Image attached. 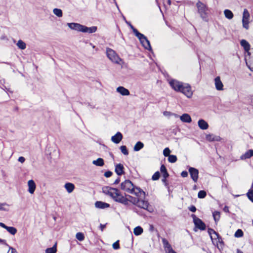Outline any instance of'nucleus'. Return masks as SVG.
Wrapping results in <instances>:
<instances>
[{
    "mask_svg": "<svg viewBox=\"0 0 253 253\" xmlns=\"http://www.w3.org/2000/svg\"><path fill=\"white\" fill-rule=\"evenodd\" d=\"M102 190L104 194L110 196L115 201L122 203L125 205H128V200L127 198L121 194L118 189L106 186L103 187Z\"/></svg>",
    "mask_w": 253,
    "mask_h": 253,
    "instance_id": "f257e3e1",
    "label": "nucleus"
},
{
    "mask_svg": "<svg viewBox=\"0 0 253 253\" xmlns=\"http://www.w3.org/2000/svg\"><path fill=\"white\" fill-rule=\"evenodd\" d=\"M196 6L198 9V12L199 13L201 18L205 21H208V7L206 4L198 0L196 3Z\"/></svg>",
    "mask_w": 253,
    "mask_h": 253,
    "instance_id": "f03ea898",
    "label": "nucleus"
},
{
    "mask_svg": "<svg viewBox=\"0 0 253 253\" xmlns=\"http://www.w3.org/2000/svg\"><path fill=\"white\" fill-rule=\"evenodd\" d=\"M106 54L107 57L113 63L117 64H121L122 59L120 58L116 52L109 48L106 49Z\"/></svg>",
    "mask_w": 253,
    "mask_h": 253,
    "instance_id": "7ed1b4c3",
    "label": "nucleus"
},
{
    "mask_svg": "<svg viewBox=\"0 0 253 253\" xmlns=\"http://www.w3.org/2000/svg\"><path fill=\"white\" fill-rule=\"evenodd\" d=\"M138 207L147 210L149 212H152L154 211L153 207L150 205L147 201L139 199L138 203L136 205Z\"/></svg>",
    "mask_w": 253,
    "mask_h": 253,
    "instance_id": "20e7f679",
    "label": "nucleus"
},
{
    "mask_svg": "<svg viewBox=\"0 0 253 253\" xmlns=\"http://www.w3.org/2000/svg\"><path fill=\"white\" fill-rule=\"evenodd\" d=\"M179 92H182L188 98H191L193 95L191 87L190 85L187 84H183Z\"/></svg>",
    "mask_w": 253,
    "mask_h": 253,
    "instance_id": "39448f33",
    "label": "nucleus"
},
{
    "mask_svg": "<svg viewBox=\"0 0 253 253\" xmlns=\"http://www.w3.org/2000/svg\"><path fill=\"white\" fill-rule=\"evenodd\" d=\"M250 17V14L248 10L247 9H244L243 13L242 21L243 24V27L246 30H248L249 28V23Z\"/></svg>",
    "mask_w": 253,
    "mask_h": 253,
    "instance_id": "423d86ee",
    "label": "nucleus"
},
{
    "mask_svg": "<svg viewBox=\"0 0 253 253\" xmlns=\"http://www.w3.org/2000/svg\"><path fill=\"white\" fill-rule=\"evenodd\" d=\"M134 186L132 183L129 180H126L121 185V189L129 193H132L131 190Z\"/></svg>",
    "mask_w": 253,
    "mask_h": 253,
    "instance_id": "0eeeda50",
    "label": "nucleus"
},
{
    "mask_svg": "<svg viewBox=\"0 0 253 253\" xmlns=\"http://www.w3.org/2000/svg\"><path fill=\"white\" fill-rule=\"evenodd\" d=\"M191 216L196 227L201 230H205L206 225L201 219L198 218L195 214H192Z\"/></svg>",
    "mask_w": 253,
    "mask_h": 253,
    "instance_id": "6e6552de",
    "label": "nucleus"
},
{
    "mask_svg": "<svg viewBox=\"0 0 253 253\" xmlns=\"http://www.w3.org/2000/svg\"><path fill=\"white\" fill-rule=\"evenodd\" d=\"M169 84L170 86L176 91L180 90L181 87H182L183 83L179 82L175 80H171L169 81Z\"/></svg>",
    "mask_w": 253,
    "mask_h": 253,
    "instance_id": "1a4fd4ad",
    "label": "nucleus"
},
{
    "mask_svg": "<svg viewBox=\"0 0 253 253\" xmlns=\"http://www.w3.org/2000/svg\"><path fill=\"white\" fill-rule=\"evenodd\" d=\"M138 39L141 43L145 49L149 50H151L150 42L148 41L146 37L143 35L142 37H139Z\"/></svg>",
    "mask_w": 253,
    "mask_h": 253,
    "instance_id": "9d476101",
    "label": "nucleus"
},
{
    "mask_svg": "<svg viewBox=\"0 0 253 253\" xmlns=\"http://www.w3.org/2000/svg\"><path fill=\"white\" fill-rule=\"evenodd\" d=\"M189 172L192 180L195 182H196L198 179V170L195 168L191 167L189 169Z\"/></svg>",
    "mask_w": 253,
    "mask_h": 253,
    "instance_id": "9b49d317",
    "label": "nucleus"
},
{
    "mask_svg": "<svg viewBox=\"0 0 253 253\" xmlns=\"http://www.w3.org/2000/svg\"><path fill=\"white\" fill-rule=\"evenodd\" d=\"M68 27L72 29L79 32H82L83 29V25L77 23H69L67 24Z\"/></svg>",
    "mask_w": 253,
    "mask_h": 253,
    "instance_id": "f8f14e48",
    "label": "nucleus"
},
{
    "mask_svg": "<svg viewBox=\"0 0 253 253\" xmlns=\"http://www.w3.org/2000/svg\"><path fill=\"white\" fill-rule=\"evenodd\" d=\"M132 193H130V194H134L137 197H144L145 193L144 191H143L140 188L135 187L134 186L132 188L131 190Z\"/></svg>",
    "mask_w": 253,
    "mask_h": 253,
    "instance_id": "ddd939ff",
    "label": "nucleus"
},
{
    "mask_svg": "<svg viewBox=\"0 0 253 253\" xmlns=\"http://www.w3.org/2000/svg\"><path fill=\"white\" fill-rule=\"evenodd\" d=\"M206 139L210 142L220 141L222 139L219 136L215 135L213 134H207L206 136Z\"/></svg>",
    "mask_w": 253,
    "mask_h": 253,
    "instance_id": "4468645a",
    "label": "nucleus"
},
{
    "mask_svg": "<svg viewBox=\"0 0 253 253\" xmlns=\"http://www.w3.org/2000/svg\"><path fill=\"white\" fill-rule=\"evenodd\" d=\"M123 135L120 132H118L116 134L111 137V141L116 144H118L123 139Z\"/></svg>",
    "mask_w": 253,
    "mask_h": 253,
    "instance_id": "2eb2a0df",
    "label": "nucleus"
},
{
    "mask_svg": "<svg viewBox=\"0 0 253 253\" xmlns=\"http://www.w3.org/2000/svg\"><path fill=\"white\" fill-rule=\"evenodd\" d=\"M214 84L217 90H222L223 89V85L219 76L214 79Z\"/></svg>",
    "mask_w": 253,
    "mask_h": 253,
    "instance_id": "dca6fc26",
    "label": "nucleus"
},
{
    "mask_svg": "<svg viewBox=\"0 0 253 253\" xmlns=\"http://www.w3.org/2000/svg\"><path fill=\"white\" fill-rule=\"evenodd\" d=\"M28 192L30 194H33L36 189V184L33 180H30L28 182Z\"/></svg>",
    "mask_w": 253,
    "mask_h": 253,
    "instance_id": "f3484780",
    "label": "nucleus"
},
{
    "mask_svg": "<svg viewBox=\"0 0 253 253\" xmlns=\"http://www.w3.org/2000/svg\"><path fill=\"white\" fill-rule=\"evenodd\" d=\"M116 90L122 95L126 96L129 95V90L123 86L118 87Z\"/></svg>",
    "mask_w": 253,
    "mask_h": 253,
    "instance_id": "a211bd4d",
    "label": "nucleus"
},
{
    "mask_svg": "<svg viewBox=\"0 0 253 253\" xmlns=\"http://www.w3.org/2000/svg\"><path fill=\"white\" fill-rule=\"evenodd\" d=\"M241 45L244 47L245 50L248 52V55H250L249 50L250 49V44L245 40H242L240 42Z\"/></svg>",
    "mask_w": 253,
    "mask_h": 253,
    "instance_id": "6ab92c4d",
    "label": "nucleus"
},
{
    "mask_svg": "<svg viewBox=\"0 0 253 253\" xmlns=\"http://www.w3.org/2000/svg\"><path fill=\"white\" fill-rule=\"evenodd\" d=\"M199 127L203 130H205L208 128L209 125L204 120L200 119L198 122Z\"/></svg>",
    "mask_w": 253,
    "mask_h": 253,
    "instance_id": "aec40b11",
    "label": "nucleus"
},
{
    "mask_svg": "<svg viewBox=\"0 0 253 253\" xmlns=\"http://www.w3.org/2000/svg\"><path fill=\"white\" fill-rule=\"evenodd\" d=\"M97 30V27L92 26L91 27H87L86 26L83 25V29L82 30V32L83 33H95Z\"/></svg>",
    "mask_w": 253,
    "mask_h": 253,
    "instance_id": "412c9836",
    "label": "nucleus"
},
{
    "mask_svg": "<svg viewBox=\"0 0 253 253\" xmlns=\"http://www.w3.org/2000/svg\"><path fill=\"white\" fill-rule=\"evenodd\" d=\"M95 206L98 209H105L110 207V205L108 203L101 201H97L95 203Z\"/></svg>",
    "mask_w": 253,
    "mask_h": 253,
    "instance_id": "4be33fe9",
    "label": "nucleus"
},
{
    "mask_svg": "<svg viewBox=\"0 0 253 253\" xmlns=\"http://www.w3.org/2000/svg\"><path fill=\"white\" fill-rule=\"evenodd\" d=\"M124 169L123 165L121 164H119L116 165L115 170L118 175H121L124 173Z\"/></svg>",
    "mask_w": 253,
    "mask_h": 253,
    "instance_id": "5701e85b",
    "label": "nucleus"
},
{
    "mask_svg": "<svg viewBox=\"0 0 253 253\" xmlns=\"http://www.w3.org/2000/svg\"><path fill=\"white\" fill-rule=\"evenodd\" d=\"M253 156V150L250 149L240 157L241 160H245L250 158Z\"/></svg>",
    "mask_w": 253,
    "mask_h": 253,
    "instance_id": "b1692460",
    "label": "nucleus"
},
{
    "mask_svg": "<svg viewBox=\"0 0 253 253\" xmlns=\"http://www.w3.org/2000/svg\"><path fill=\"white\" fill-rule=\"evenodd\" d=\"M180 120L182 122L185 123H191L192 119L190 115L188 114H184L180 117Z\"/></svg>",
    "mask_w": 253,
    "mask_h": 253,
    "instance_id": "393cba45",
    "label": "nucleus"
},
{
    "mask_svg": "<svg viewBox=\"0 0 253 253\" xmlns=\"http://www.w3.org/2000/svg\"><path fill=\"white\" fill-rule=\"evenodd\" d=\"M162 241L166 252L172 249L171 245L166 239L162 238Z\"/></svg>",
    "mask_w": 253,
    "mask_h": 253,
    "instance_id": "a878e982",
    "label": "nucleus"
},
{
    "mask_svg": "<svg viewBox=\"0 0 253 253\" xmlns=\"http://www.w3.org/2000/svg\"><path fill=\"white\" fill-rule=\"evenodd\" d=\"M64 187L69 193H71L74 190L75 185L72 183L68 182L65 184Z\"/></svg>",
    "mask_w": 253,
    "mask_h": 253,
    "instance_id": "bb28decb",
    "label": "nucleus"
},
{
    "mask_svg": "<svg viewBox=\"0 0 253 253\" xmlns=\"http://www.w3.org/2000/svg\"><path fill=\"white\" fill-rule=\"evenodd\" d=\"M92 164L96 166L101 167L104 165V162L103 159L99 158L96 160L93 161Z\"/></svg>",
    "mask_w": 253,
    "mask_h": 253,
    "instance_id": "cd10ccee",
    "label": "nucleus"
},
{
    "mask_svg": "<svg viewBox=\"0 0 253 253\" xmlns=\"http://www.w3.org/2000/svg\"><path fill=\"white\" fill-rule=\"evenodd\" d=\"M143 147V143L140 141H138L134 145L133 150L134 151H138L142 149Z\"/></svg>",
    "mask_w": 253,
    "mask_h": 253,
    "instance_id": "c85d7f7f",
    "label": "nucleus"
},
{
    "mask_svg": "<svg viewBox=\"0 0 253 253\" xmlns=\"http://www.w3.org/2000/svg\"><path fill=\"white\" fill-rule=\"evenodd\" d=\"M160 170L163 174L164 178H167L169 176V174L167 172L166 167L164 165L161 166L160 168Z\"/></svg>",
    "mask_w": 253,
    "mask_h": 253,
    "instance_id": "c756f323",
    "label": "nucleus"
},
{
    "mask_svg": "<svg viewBox=\"0 0 253 253\" xmlns=\"http://www.w3.org/2000/svg\"><path fill=\"white\" fill-rule=\"evenodd\" d=\"M224 14L226 18L228 19H231L233 18L234 15L232 12L229 9H225L224 11Z\"/></svg>",
    "mask_w": 253,
    "mask_h": 253,
    "instance_id": "7c9ffc66",
    "label": "nucleus"
},
{
    "mask_svg": "<svg viewBox=\"0 0 253 253\" xmlns=\"http://www.w3.org/2000/svg\"><path fill=\"white\" fill-rule=\"evenodd\" d=\"M143 232V228L140 226H137L134 228L133 233L135 235L139 236L141 235Z\"/></svg>",
    "mask_w": 253,
    "mask_h": 253,
    "instance_id": "2f4dec72",
    "label": "nucleus"
},
{
    "mask_svg": "<svg viewBox=\"0 0 253 253\" xmlns=\"http://www.w3.org/2000/svg\"><path fill=\"white\" fill-rule=\"evenodd\" d=\"M17 46L20 49H25L26 47V43L22 40H19L16 43Z\"/></svg>",
    "mask_w": 253,
    "mask_h": 253,
    "instance_id": "473e14b6",
    "label": "nucleus"
},
{
    "mask_svg": "<svg viewBox=\"0 0 253 253\" xmlns=\"http://www.w3.org/2000/svg\"><path fill=\"white\" fill-rule=\"evenodd\" d=\"M57 251L56 244H55L52 247L46 249L45 250L46 253H56Z\"/></svg>",
    "mask_w": 253,
    "mask_h": 253,
    "instance_id": "72a5a7b5",
    "label": "nucleus"
},
{
    "mask_svg": "<svg viewBox=\"0 0 253 253\" xmlns=\"http://www.w3.org/2000/svg\"><path fill=\"white\" fill-rule=\"evenodd\" d=\"M128 197L129 198H130V200H128L127 199V200H128V202L129 201H130L131 203H132L133 205H137V203H138V200H139V198H135V197H133L130 195H128Z\"/></svg>",
    "mask_w": 253,
    "mask_h": 253,
    "instance_id": "f704fd0d",
    "label": "nucleus"
},
{
    "mask_svg": "<svg viewBox=\"0 0 253 253\" xmlns=\"http://www.w3.org/2000/svg\"><path fill=\"white\" fill-rule=\"evenodd\" d=\"M53 13L58 16V17H61L62 16V11L61 9L59 8H54L53 10Z\"/></svg>",
    "mask_w": 253,
    "mask_h": 253,
    "instance_id": "c9c22d12",
    "label": "nucleus"
},
{
    "mask_svg": "<svg viewBox=\"0 0 253 253\" xmlns=\"http://www.w3.org/2000/svg\"><path fill=\"white\" fill-rule=\"evenodd\" d=\"M6 230L12 235H15L17 233V229L13 227L8 226Z\"/></svg>",
    "mask_w": 253,
    "mask_h": 253,
    "instance_id": "e433bc0d",
    "label": "nucleus"
},
{
    "mask_svg": "<svg viewBox=\"0 0 253 253\" xmlns=\"http://www.w3.org/2000/svg\"><path fill=\"white\" fill-rule=\"evenodd\" d=\"M177 161V157L175 155H170L168 157V161L171 163H174Z\"/></svg>",
    "mask_w": 253,
    "mask_h": 253,
    "instance_id": "4c0bfd02",
    "label": "nucleus"
},
{
    "mask_svg": "<svg viewBox=\"0 0 253 253\" xmlns=\"http://www.w3.org/2000/svg\"><path fill=\"white\" fill-rule=\"evenodd\" d=\"M76 238L80 241H82L84 239V236L83 233L81 232H78L76 235Z\"/></svg>",
    "mask_w": 253,
    "mask_h": 253,
    "instance_id": "58836bf2",
    "label": "nucleus"
},
{
    "mask_svg": "<svg viewBox=\"0 0 253 253\" xmlns=\"http://www.w3.org/2000/svg\"><path fill=\"white\" fill-rule=\"evenodd\" d=\"M213 217L215 222H217L219 220L220 218V212L217 211H215L212 213Z\"/></svg>",
    "mask_w": 253,
    "mask_h": 253,
    "instance_id": "ea45409f",
    "label": "nucleus"
},
{
    "mask_svg": "<svg viewBox=\"0 0 253 253\" xmlns=\"http://www.w3.org/2000/svg\"><path fill=\"white\" fill-rule=\"evenodd\" d=\"M243 232L241 229H238L235 234L234 236L235 237L239 238L242 237L243 236Z\"/></svg>",
    "mask_w": 253,
    "mask_h": 253,
    "instance_id": "a19ab883",
    "label": "nucleus"
},
{
    "mask_svg": "<svg viewBox=\"0 0 253 253\" xmlns=\"http://www.w3.org/2000/svg\"><path fill=\"white\" fill-rule=\"evenodd\" d=\"M120 150L122 153L125 155H127L128 154V152L127 150L126 147V146H121L120 147Z\"/></svg>",
    "mask_w": 253,
    "mask_h": 253,
    "instance_id": "79ce46f5",
    "label": "nucleus"
},
{
    "mask_svg": "<svg viewBox=\"0 0 253 253\" xmlns=\"http://www.w3.org/2000/svg\"><path fill=\"white\" fill-rule=\"evenodd\" d=\"M207 195L206 192L204 190H201L198 192V197L199 198H204Z\"/></svg>",
    "mask_w": 253,
    "mask_h": 253,
    "instance_id": "37998d69",
    "label": "nucleus"
},
{
    "mask_svg": "<svg viewBox=\"0 0 253 253\" xmlns=\"http://www.w3.org/2000/svg\"><path fill=\"white\" fill-rule=\"evenodd\" d=\"M208 233L210 234L211 236V238L212 240H213V235H215L217 236V232H216L213 229H209L208 230Z\"/></svg>",
    "mask_w": 253,
    "mask_h": 253,
    "instance_id": "c03bdc74",
    "label": "nucleus"
},
{
    "mask_svg": "<svg viewBox=\"0 0 253 253\" xmlns=\"http://www.w3.org/2000/svg\"><path fill=\"white\" fill-rule=\"evenodd\" d=\"M247 196L249 199L253 202V190H250L247 193Z\"/></svg>",
    "mask_w": 253,
    "mask_h": 253,
    "instance_id": "a18cd8bd",
    "label": "nucleus"
},
{
    "mask_svg": "<svg viewBox=\"0 0 253 253\" xmlns=\"http://www.w3.org/2000/svg\"><path fill=\"white\" fill-rule=\"evenodd\" d=\"M170 150L169 148H166L163 151V154L165 157H169L170 156Z\"/></svg>",
    "mask_w": 253,
    "mask_h": 253,
    "instance_id": "49530a36",
    "label": "nucleus"
},
{
    "mask_svg": "<svg viewBox=\"0 0 253 253\" xmlns=\"http://www.w3.org/2000/svg\"><path fill=\"white\" fill-rule=\"evenodd\" d=\"M160 177V173L159 171L156 172L152 176V179L153 180H158Z\"/></svg>",
    "mask_w": 253,
    "mask_h": 253,
    "instance_id": "de8ad7c7",
    "label": "nucleus"
},
{
    "mask_svg": "<svg viewBox=\"0 0 253 253\" xmlns=\"http://www.w3.org/2000/svg\"><path fill=\"white\" fill-rule=\"evenodd\" d=\"M133 33L134 34L135 36L136 37H137L138 38H139V37H141L142 36V35L143 34L139 33L138 30L136 29H133V30H132Z\"/></svg>",
    "mask_w": 253,
    "mask_h": 253,
    "instance_id": "09e8293b",
    "label": "nucleus"
},
{
    "mask_svg": "<svg viewBox=\"0 0 253 253\" xmlns=\"http://www.w3.org/2000/svg\"><path fill=\"white\" fill-rule=\"evenodd\" d=\"M113 248L114 250H118L120 249L119 241L118 240L112 245Z\"/></svg>",
    "mask_w": 253,
    "mask_h": 253,
    "instance_id": "8fccbe9b",
    "label": "nucleus"
},
{
    "mask_svg": "<svg viewBox=\"0 0 253 253\" xmlns=\"http://www.w3.org/2000/svg\"><path fill=\"white\" fill-rule=\"evenodd\" d=\"M213 240L217 239V240H218L217 242L222 243V238L217 233V236H216L215 235H213Z\"/></svg>",
    "mask_w": 253,
    "mask_h": 253,
    "instance_id": "3c124183",
    "label": "nucleus"
},
{
    "mask_svg": "<svg viewBox=\"0 0 253 253\" xmlns=\"http://www.w3.org/2000/svg\"><path fill=\"white\" fill-rule=\"evenodd\" d=\"M112 172L110 171H106L105 173H104V176L106 177H110L112 175Z\"/></svg>",
    "mask_w": 253,
    "mask_h": 253,
    "instance_id": "603ef678",
    "label": "nucleus"
},
{
    "mask_svg": "<svg viewBox=\"0 0 253 253\" xmlns=\"http://www.w3.org/2000/svg\"><path fill=\"white\" fill-rule=\"evenodd\" d=\"M7 247L9 248L8 252L10 250H11V253H17V252L16 251V250L14 248H12L11 247H10L9 246H7Z\"/></svg>",
    "mask_w": 253,
    "mask_h": 253,
    "instance_id": "864d4df0",
    "label": "nucleus"
},
{
    "mask_svg": "<svg viewBox=\"0 0 253 253\" xmlns=\"http://www.w3.org/2000/svg\"><path fill=\"white\" fill-rule=\"evenodd\" d=\"M189 210L192 212H195L196 211V208L194 206H191L189 207Z\"/></svg>",
    "mask_w": 253,
    "mask_h": 253,
    "instance_id": "5fc2aeb1",
    "label": "nucleus"
},
{
    "mask_svg": "<svg viewBox=\"0 0 253 253\" xmlns=\"http://www.w3.org/2000/svg\"><path fill=\"white\" fill-rule=\"evenodd\" d=\"M181 175L183 177H186L188 176V172L186 171H183L181 173Z\"/></svg>",
    "mask_w": 253,
    "mask_h": 253,
    "instance_id": "6e6d98bb",
    "label": "nucleus"
},
{
    "mask_svg": "<svg viewBox=\"0 0 253 253\" xmlns=\"http://www.w3.org/2000/svg\"><path fill=\"white\" fill-rule=\"evenodd\" d=\"M5 205H7V204L5 203H0V210L6 211V210L3 208V207Z\"/></svg>",
    "mask_w": 253,
    "mask_h": 253,
    "instance_id": "4d7b16f0",
    "label": "nucleus"
},
{
    "mask_svg": "<svg viewBox=\"0 0 253 253\" xmlns=\"http://www.w3.org/2000/svg\"><path fill=\"white\" fill-rule=\"evenodd\" d=\"M25 161V159L23 157H20L18 158V161L21 163H23Z\"/></svg>",
    "mask_w": 253,
    "mask_h": 253,
    "instance_id": "13d9d810",
    "label": "nucleus"
},
{
    "mask_svg": "<svg viewBox=\"0 0 253 253\" xmlns=\"http://www.w3.org/2000/svg\"><path fill=\"white\" fill-rule=\"evenodd\" d=\"M0 243L6 246H9L5 240L0 239Z\"/></svg>",
    "mask_w": 253,
    "mask_h": 253,
    "instance_id": "bf43d9fd",
    "label": "nucleus"
},
{
    "mask_svg": "<svg viewBox=\"0 0 253 253\" xmlns=\"http://www.w3.org/2000/svg\"><path fill=\"white\" fill-rule=\"evenodd\" d=\"M0 226L6 229V228L8 227L6 225H5L3 223L0 222Z\"/></svg>",
    "mask_w": 253,
    "mask_h": 253,
    "instance_id": "052dcab7",
    "label": "nucleus"
},
{
    "mask_svg": "<svg viewBox=\"0 0 253 253\" xmlns=\"http://www.w3.org/2000/svg\"><path fill=\"white\" fill-rule=\"evenodd\" d=\"M105 227H106L105 224H100V228L102 231L104 230V229L105 228Z\"/></svg>",
    "mask_w": 253,
    "mask_h": 253,
    "instance_id": "680f3d73",
    "label": "nucleus"
},
{
    "mask_svg": "<svg viewBox=\"0 0 253 253\" xmlns=\"http://www.w3.org/2000/svg\"><path fill=\"white\" fill-rule=\"evenodd\" d=\"M166 253H176L172 248L166 252Z\"/></svg>",
    "mask_w": 253,
    "mask_h": 253,
    "instance_id": "e2e57ef3",
    "label": "nucleus"
},
{
    "mask_svg": "<svg viewBox=\"0 0 253 253\" xmlns=\"http://www.w3.org/2000/svg\"><path fill=\"white\" fill-rule=\"evenodd\" d=\"M120 181V178H118L114 182V184H117L119 183Z\"/></svg>",
    "mask_w": 253,
    "mask_h": 253,
    "instance_id": "0e129e2a",
    "label": "nucleus"
},
{
    "mask_svg": "<svg viewBox=\"0 0 253 253\" xmlns=\"http://www.w3.org/2000/svg\"><path fill=\"white\" fill-rule=\"evenodd\" d=\"M170 112H169L165 111L164 112V115L165 116H169V115H170Z\"/></svg>",
    "mask_w": 253,
    "mask_h": 253,
    "instance_id": "69168bd1",
    "label": "nucleus"
},
{
    "mask_svg": "<svg viewBox=\"0 0 253 253\" xmlns=\"http://www.w3.org/2000/svg\"><path fill=\"white\" fill-rule=\"evenodd\" d=\"M223 210L225 212H229V209H228V207H227V206H225L224 209H223Z\"/></svg>",
    "mask_w": 253,
    "mask_h": 253,
    "instance_id": "338daca9",
    "label": "nucleus"
},
{
    "mask_svg": "<svg viewBox=\"0 0 253 253\" xmlns=\"http://www.w3.org/2000/svg\"><path fill=\"white\" fill-rule=\"evenodd\" d=\"M154 226H153L152 225H150V231H153V230H154Z\"/></svg>",
    "mask_w": 253,
    "mask_h": 253,
    "instance_id": "774afa93",
    "label": "nucleus"
}]
</instances>
